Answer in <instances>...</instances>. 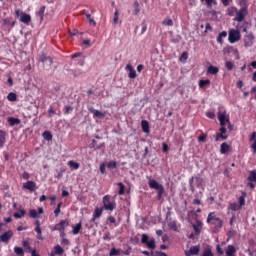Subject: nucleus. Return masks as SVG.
Segmentation results:
<instances>
[{
	"mask_svg": "<svg viewBox=\"0 0 256 256\" xmlns=\"http://www.w3.org/2000/svg\"><path fill=\"white\" fill-rule=\"evenodd\" d=\"M206 223H208V225H214V227L212 229V231L214 233H219L221 231V229H223V220H221V218L217 217V214L215 212H210L208 214Z\"/></svg>",
	"mask_w": 256,
	"mask_h": 256,
	"instance_id": "f257e3e1",
	"label": "nucleus"
},
{
	"mask_svg": "<svg viewBox=\"0 0 256 256\" xmlns=\"http://www.w3.org/2000/svg\"><path fill=\"white\" fill-rule=\"evenodd\" d=\"M102 203V208L104 209V211L112 212L115 211V209L117 208V203L115 202V200H111V195L103 196Z\"/></svg>",
	"mask_w": 256,
	"mask_h": 256,
	"instance_id": "f03ea898",
	"label": "nucleus"
},
{
	"mask_svg": "<svg viewBox=\"0 0 256 256\" xmlns=\"http://www.w3.org/2000/svg\"><path fill=\"white\" fill-rule=\"evenodd\" d=\"M203 183H205V180H203L202 177L192 176L189 179V190L192 193H195V187H197L198 189H201V188H203Z\"/></svg>",
	"mask_w": 256,
	"mask_h": 256,
	"instance_id": "7ed1b4c3",
	"label": "nucleus"
},
{
	"mask_svg": "<svg viewBox=\"0 0 256 256\" xmlns=\"http://www.w3.org/2000/svg\"><path fill=\"white\" fill-rule=\"evenodd\" d=\"M141 243L142 245H146L148 249H156L157 245L155 244V238H151L149 240V235L147 234H142L141 238Z\"/></svg>",
	"mask_w": 256,
	"mask_h": 256,
	"instance_id": "20e7f679",
	"label": "nucleus"
},
{
	"mask_svg": "<svg viewBox=\"0 0 256 256\" xmlns=\"http://www.w3.org/2000/svg\"><path fill=\"white\" fill-rule=\"evenodd\" d=\"M39 62L42 63L44 69H51V65H53V58H51V56L41 54L39 56Z\"/></svg>",
	"mask_w": 256,
	"mask_h": 256,
	"instance_id": "39448f33",
	"label": "nucleus"
},
{
	"mask_svg": "<svg viewBox=\"0 0 256 256\" xmlns=\"http://www.w3.org/2000/svg\"><path fill=\"white\" fill-rule=\"evenodd\" d=\"M241 39V32L236 29L229 31L228 41L229 43H237Z\"/></svg>",
	"mask_w": 256,
	"mask_h": 256,
	"instance_id": "423d86ee",
	"label": "nucleus"
},
{
	"mask_svg": "<svg viewBox=\"0 0 256 256\" xmlns=\"http://www.w3.org/2000/svg\"><path fill=\"white\" fill-rule=\"evenodd\" d=\"M247 13H248L247 7H242L240 10H237L234 21L241 23V21H244L245 17H247Z\"/></svg>",
	"mask_w": 256,
	"mask_h": 256,
	"instance_id": "0eeeda50",
	"label": "nucleus"
},
{
	"mask_svg": "<svg viewBox=\"0 0 256 256\" xmlns=\"http://www.w3.org/2000/svg\"><path fill=\"white\" fill-rule=\"evenodd\" d=\"M43 213H45V210L43 209V207H39L38 211L36 209H30L29 210V217L31 219H39V216L43 215Z\"/></svg>",
	"mask_w": 256,
	"mask_h": 256,
	"instance_id": "6e6552de",
	"label": "nucleus"
},
{
	"mask_svg": "<svg viewBox=\"0 0 256 256\" xmlns=\"http://www.w3.org/2000/svg\"><path fill=\"white\" fill-rule=\"evenodd\" d=\"M13 237V231L8 230L4 232L2 235H0V243H9L11 241V238Z\"/></svg>",
	"mask_w": 256,
	"mask_h": 256,
	"instance_id": "1a4fd4ad",
	"label": "nucleus"
},
{
	"mask_svg": "<svg viewBox=\"0 0 256 256\" xmlns=\"http://www.w3.org/2000/svg\"><path fill=\"white\" fill-rule=\"evenodd\" d=\"M224 53L229 54H233L237 60L241 59V57L239 56V50L233 46H227L226 48H224L223 50Z\"/></svg>",
	"mask_w": 256,
	"mask_h": 256,
	"instance_id": "9d476101",
	"label": "nucleus"
},
{
	"mask_svg": "<svg viewBox=\"0 0 256 256\" xmlns=\"http://www.w3.org/2000/svg\"><path fill=\"white\" fill-rule=\"evenodd\" d=\"M65 227H69L68 220H61L60 223L56 224L52 231H65Z\"/></svg>",
	"mask_w": 256,
	"mask_h": 256,
	"instance_id": "9b49d317",
	"label": "nucleus"
},
{
	"mask_svg": "<svg viewBox=\"0 0 256 256\" xmlns=\"http://www.w3.org/2000/svg\"><path fill=\"white\" fill-rule=\"evenodd\" d=\"M148 185L150 189H156V191H159V189H163V185L159 184V182H157V180L155 179H149Z\"/></svg>",
	"mask_w": 256,
	"mask_h": 256,
	"instance_id": "f8f14e48",
	"label": "nucleus"
},
{
	"mask_svg": "<svg viewBox=\"0 0 256 256\" xmlns=\"http://www.w3.org/2000/svg\"><path fill=\"white\" fill-rule=\"evenodd\" d=\"M88 110L90 111V113L93 114V117L94 118H97V119H103L105 118V113L99 111V110H96L95 108L93 107H89Z\"/></svg>",
	"mask_w": 256,
	"mask_h": 256,
	"instance_id": "ddd939ff",
	"label": "nucleus"
},
{
	"mask_svg": "<svg viewBox=\"0 0 256 256\" xmlns=\"http://www.w3.org/2000/svg\"><path fill=\"white\" fill-rule=\"evenodd\" d=\"M201 248L199 246H192L189 250H185L186 256L199 255Z\"/></svg>",
	"mask_w": 256,
	"mask_h": 256,
	"instance_id": "4468645a",
	"label": "nucleus"
},
{
	"mask_svg": "<svg viewBox=\"0 0 256 256\" xmlns=\"http://www.w3.org/2000/svg\"><path fill=\"white\" fill-rule=\"evenodd\" d=\"M225 112H218V121L221 127H225L229 123V119L225 117Z\"/></svg>",
	"mask_w": 256,
	"mask_h": 256,
	"instance_id": "2eb2a0df",
	"label": "nucleus"
},
{
	"mask_svg": "<svg viewBox=\"0 0 256 256\" xmlns=\"http://www.w3.org/2000/svg\"><path fill=\"white\" fill-rule=\"evenodd\" d=\"M37 187V183L31 181V180H28L26 183L23 184V189H27L28 191H35Z\"/></svg>",
	"mask_w": 256,
	"mask_h": 256,
	"instance_id": "dca6fc26",
	"label": "nucleus"
},
{
	"mask_svg": "<svg viewBox=\"0 0 256 256\" xmlns=\"http://www.w3.org/2000/svg\"><path fill=\"white\" fill-rule=\"evenodd\" d=\"M195 235H201V229H203V223L196 220V223L192 225Z\"/></svg>",
	"mask_w": 256,
	"mask_h": 256,
	"instance_id": "f3484780",
	"label": "nucleus"
},
{
	"mask_svg": "<svg viewBox=\"0 0 256 256\" xmlns=\"http://www.w3.org/2000/svg\"><path fill=\"white\" fill-rule=\"evenodd\" d=\"M5 143H7V132L0 130V149L5 147Z\"/></svg>",
	"mask_w": 256,
	"mask_h": 256,
	"instance_id": "a211bd4d",
	"label": "nucleus"
},
{
	"mask_svg": "<svg viewBox=\"0 0 256 256\" xmlns=\"http://www.w3.org/2000/svg\"><path fill=\"white\" fill-rule=\"evenodd\" d=\"M126 69L127 71H129V74H128L129 79H135V77H137V71L133 69V66L131 64H127Z\"/></svg>",
	"mask_w": 256,
	"mask_h": 256,
	"instance_id": "6ab92c4d",
	"label": "nucleus"
},
{
	"mask_svg": "<svg viewBox=\"0 0 256 256\" xmlns=\"http://www.w3.org/2000/svg\"><path fill=\"white\" fill-rule=\"evenodd\" d=\"M20 21L26 25L31 23V15L26 14L25 12H21Z\"/></svg>",
	"mask_w": 256,
	"mask_h": 256,
	"instance_id": "aec40b11",
	"label": "nucleus"
},
{
	"mask_svg": "<svg viewBox=\"0 0 256 256\" xmlns=\"http://www.w3.org/2000/svg\"><path fill=\"white\" fill-rule=\"evenodd\" d=\"M249 141L252 143L251 149H253V153H256V132H252Z\"/></svg>",
	"mask_w": 256,
	"mask_h": 256,
	"instance_id": "412c9836",
	"label": "nucleus"
},
{
	"mask_svg": "<svg viewBox=\"0 0 256 256\" xmlns=\"http://www.w3.org/2000/svg\"><path fill=\"white\" fill-rule=\"evenodd\" d=\"M8 123H9L10 127H15V125H20L21 119L9 117L8 118Z\"/></svg>",
	"mask_w": 256,
	"mask_h": 256,
	"instance_id": "4be33fe9",
	"label": "nucleus"
},
{
	"mask_svg": "<svg viewBox=\"0 0 256 256\" xmlns=\"http://www.w3.org/2000/svg\"><path fill=\"white\" fill-rule=\"evenodd\" d=\"M207 73L208 75H217L219 73V67L211 65L208 67Z\"/></svg>",
	"mask_w": 256,
	"mask_h": 256,
	"instance_id": "5701e85b",
	"label": "nucleus"
},
{
	"mask_svg": "<svg viewBox=\"0 0 256 256\" xmlns=\"http://www.w3.org/2000/svg\"><path fill=\"white\" fill-rule=\"evenodd\" d=\"M245 197H247V193L242 192L241 196L238 198V205L241 209L245 207Z\"/></svg>",
	"mask_w": 256,
	"mask_h": 256,
	"instance_id": "b1692460",
	"label": "nucleus"
},
{
	"mask_svg": "<svg viewBox=\"0 0 256 256\" xmlns=\"http://www.w3.org/2000/svg\"><path fill=\"white\" fill-rule=\"evenodd\" d=\"M83 227V225L81 224V222H79L78 224H76L75 226L72 227V233L73 235H79V232L81 231V228Z\"/></svg>",
	"mask_w": 256,
	"mask_h": 256,
	"instance_id": "393cba45",
	"label": "nucleus"
},
{
	"mask_svg": "<svg viewBox=\"0 0 256 256\" xmlns=\"http://www.w3.org/2000/svg\"><path fill=\"white\" fill-rule=\"evenodd\" d=\"M141 127H142L143 133H149V122L147 120L141 121Z\"/></svg>",
	"mask_w": 256,
	"mask_h": 256,
	"instance_id": "a878e982",
	"label": "nucleus"
},
{
	"mask_svg": "<svg viewBox=\"0 0 256 256\" xmlns=\"http://www.w3.org/2000/svg\"><path fill=\"white\" fill-rule=\"evenodd\" d=\"M229 211H240L241 206L237 203H230L228 206Z\"/></svg>",
	"mask_w": 256,
	"mask_h": 256,
	"instance_id": "bb28decb",
	"label": "nucleus"
},
{
	"mask_svg": "<svg viewBox=\"0 0 256 256\" xmlns=\"http://www.w3.org/2000/svg\"><path fill=\"white\" fill-rule=\"evenodd\" d=\"M42 137L45 139V141H53V134H51L49 131H44Z\"/></svg>",
	"mask_w": 256,
	"mask_h": 256,
	"instance_id": "cd10ccee",
	"label": "nucleus"
},
{
	"mask_svg": "<svg viewBox=\"0 0 256 256\" xmlns=\"http://www.w3.org/2000/svg\"><path fill=\"white\" fill-rule=\"evenodd\" d=\"M103 207L102 208H99V207H96L95 210H94V218H98L101 217V215H103Z\"/></svg>",
	"mask_w": 256,
	"mask_h": 256,
	"instance_id": "c85d7f7f",
	"label": "nucleus"
},
{
	"mask_svg": "<svg viewBox=\"0 0 256 256\" xmlns=\"http://www.w3.org/2000/svg\"><path fill=\"white\" fill-rule=\"evenodd\" d=\"M248 181L251 183H256V170L250 171Z\"/></svg>",
	"mask_w": 256,
	"mask_h": 256,
	"instance_id": "c756f323",
	"label": "nucleus"
},
{
	"mask_svg": "<svg viewBox=\"0 0 256 256\" xmlns=\"http://www.w3.org/2000/svg\"><path fill=\"white\" fill-rule=\"evenodd\" d=\"M229 136H227L226 134L223 133H217L215 136V141H226V139H228Z\"/></svg>",
	"mask_w": 256,
	"mask_h": 256,
	"instance_id": "7c9ffc66",
	"label": "nucleus"
},
{
	"mask_svg": "<svg viewBox=\"0 0 256 256\" xmlns=\"http://www.w3.org/2000/svg\"><path fill=\"white\" fill-rule=\"evenodd\" d=\"M116 223H117V220L113 216H109L106 220V225H113L114 224V227H117Z\"/></svg>",
	"mask_w": 256,
	"mask_h": 256,
	"instance_id": "2f4dec72",
	"label": "nucleus"
},
{
	"mask_svg": "<svg viewBox=\"0 0 256 256\" xmlns=\"http://www.w3.org/2000/svg\"><path fill=\"white\" fill-rule=\"evenodd\" d=\"M227 37V31H222L217 37V43L223 44V39Z\"/></svg>",
	"mask_w": 256,
	"mask_h": 256,
	"instance_id": "473e14b6",
	"label": "nucleus"
},
{
	"mask_svg": "<svg viewBox=\"0 0 256 256\" xmlns=\"http://www.w3.org/2000/svg\"><path fill=\"white\" fill-rule=\"evenodd\" d=\"M27 212L24 209L19 210L18 212L14 213L15 219H21L22 217H25V214Z\"/></svg>",
	"mask_w": 256,
	"mask_h": 256,
	"instance_id": "72a5a7b5",
	"label": "nucleus"
},
{
	"mask_svg": "<svg viewBox=\"0 0 256 256\" xmlns=\"http://www.w3.org/2000/svg\"><path fill=\"white\" fill-rule=\"evenodd\" d=\"M54 252L56 255H63V253H65V250L60 245H56L54 246Z\"/></svg>",
	"mask_w": 256,
	"mask_h": 256,
	"instance_id": "f704fd0d",
	"label": "nucleus"
},
{
	"mask_svg": "<svg viewBox=\"0 0 256 256\" xmlns=\"http://www.w3.org/2000/svg\"><path fill=\"white\" fill-rule=\"evenodd\" d=\"M228 151H229V144L222 143L220 146V153L225 154V153H228Z\"/></svg>",
	"mask_w": 256,
	"mask_h": 256,
	"instance_id": "c9c22d12",
	"label": "nucleus"
},
{
	"mask_svg": "<svg viewBox=\"0 0 256 256\" xmlns=\"http://www.w3.org/2000/svg\"><path fill=\"white\" fill-rule=\"evenodd\" d=\"M165 27H173V20L171 18H165L162 22Z\"/></svg>",
	"mask_w": 256,
	"mask_h": 256,
	"instance_id": "e433bc0d",
	"label": "nucleus"
},
{
	"mask_svg": "<svg viewBox=\"0 0 256 256\" xmlns=\"http://www.w3.org/2000/svg\"><path fill=\"white\" fill-rule=\"evenodd\" d=\"M45 6H41L40 10L37 12V16L40 17V21H43V17L45 15Z\"/></svg>",
	"mask_w": 256,
	"mask_h": 256,
	"instance_id": "4c0bfd02",
	"label": "nucleus"
},
{
	"mask_svg": "<svg viewBox=\"0 0 256 256\" xmlns=\"http://www.w3.org/2000/svg\"><path fill=\"white\" fill-rule=\"evenodd\" d=\"M247 38L249 39V41L245 40L244 42V47H251V45H253V35H248Z\"/></svg>",
	"mask_w": 256,
	"mask_h": 256,
	"instance_id": "58836bf2",
	"label": "nucleus"
},
{
	"mask_svg": "<svg viewBox=\"0 0 256 256\" xmlns=\"http://www.w3.org/2000/svg\"><path fill=\"white\" fill-rule=\"evenodd\" d=\"M34 231L37 233L36 238L42 241L43 233L41 231V227H35Z\"/></svg>",
	"mask_w": 256,
	"mask_h": 256,
	"instance_id": "ea45409f",
	"label": "nucleus"
},
{
	"mask_svg": "<svg viewBox=\"0 0 256 256\" xmlns=\"http://www.w3.org/2000/svg\"><path fill=\"white\" fill-rule=\"evenodd\" d=\"M206 85H211V80L206 79V80H200L199 81L200 89H203Z\"/></svg>",
	"mask_w": 256,
	"mask_h": 256,
	"instance_id": "a19ab883",
	"label": "nucleus"
},
{
	"mask_svg": "<svg viewBox=\"0 0 256 256\" xmlns=\"http://www.w3.org/2000/svg\"><path fill=\"white\" fill-rule=\"evenodd\" d=\"M86 19L88 20L89 25H92L93 27L97 25V22L91 17V14H86Z\"/></svg>",
	"mask_w": 256,
	"mask_h": 256,
	"instance_id": "79ce46f5",
	"label": "nucleus"
},
{
	"mask_svg": "<svg viewBox=\"0 0 256 256\" xmlns=\"http://www.w3.org/2000/svg\"><path fill=\"white\" fill-rule=\"evenodd\" d=\"M165 193V188H160L157 190V199L158 201H161L163 199V194Z\"/></svg>",
	"mask_w": 256,
	"mask_h": 256,
	"instance_id": "37998d69",
	"label": "nucleus"
},
{
	"mask_svg": "<svg viewBox=\"0 0 256 256\" xmlns=\"http://www.w3.org/2000/svg\"><path fill=\"white\" fill-rule=\"evenodd\" d=\"M118 187H119L118 195H124L125 194V184H123L122 182H119Z\"/></svg>",
	"mask_w": 256,
	"mask_h": 256,
	"instance_id": "c03bdc74",
	"label": "nucleus"
},
{
	"mask_svg": "<svg viewBox=\"0 0 256 256\" xmlns=\"http://www.w3.org/2000/svg\"><path fill=\"white\" fill-rule=\"evenodd\" d=\"M201 1H205L208 9H211L213 5H217V0H201Z\"/></svg>",
	"mask_w": 256,
	"mask_h": 256,
	"instance_id": "a18cd8bd",
	"label": "nucleus"
},
{
	"mask_svg": "<svg viewBox=\"0 0 256 256\" xmlns=\"http://www.w3.org/2000/svg\"><path fill=\"white\" fill-rule=\"evenodd\" d=\"M113 23H114V25H117V23H119V9H117V8L114 12Z\"/></svg>",
	"mask_w": 256,
	"mask_h": 256,
	"instance_id": "49530a36",
	"label": "nucleus"
},
{
	"mask_svg": "<svg viewBox=\"0 0 256 256\" xmlns=\"http://www.w3.org/2000/svg\"><path fill=\"white\" fill-rule=\"evenodd\" d=\"M7 99L8 101H11V102L17 101V94L10 92L7 96Z\"/></svg>",
	"mask_w": 256,
	"mask_h": 256,
	"instance_id": "de8ad7c7",
	"label": "nucleus"
},
{
	"mask_svg": "<svg viewBox=\"0 0 256 256\" xmlns=\"http://www.w3.org/2000/svg\"><path fill=\"white\" fill-rule=\"evenodd\" d=\"M68 165H69V167H72L73 169H79V167H80V164L73 160L68 161Z\"/></svg>",
	"mask_w": 256,
	"mask_h": 256,
	"instance_id": "09e8293b",
	"label": "nucleus"
},
{
	"mask_svg": "<svg viewBox=\"0 0 256 256\" xmlns=\"http://www.w3.org/2000/svg\"><path fill=\"white\" fill-rule=\"evenodd\" d=\"M134 7H135L134 12H133L134 15H139V13H141V9L139 8V2L135 1Z\"/></svg>",
	"mask_w": 256,
	"mask_h": 256,
	"instance_id": "8fccbe9b",
	"label": "nucleus"
},
{
	"mask_svg": "<svg viewBox=\"0 0 256 256\" xmlns=\"http://www.w3.org/2000/svg\"><path fill=\"white\" fill-rule=\"evenodd\" d=\"M108 169H117V161H110L107 163Z\"/></svg>",
	"mask_w": 256,
	"mask_h": 256,
	"instance_id": "3c124183",
	"label": "nucleus"
},
{
	"mask_svg": "<svg viewBox=\"0 0 256 256\" xmlns=\"http://www.w3.org/2000/svg\"><path fill=\"white\" fill-rule=\"evenodd\" d=\"M235 13H237V7H230V8H228V15L230 17H233V15H235Z\"/></svg>",
	"mask_w": 256,
	"mask_h": 256,
	"instance_id": "603ef678",
	"label": "nucleus"
},
{
	"mask_svg": "<svg viewBox=\"0 0 256 256\" xmlns=\"http://www.w3.org/2000/svg\"><path fill=\"white\" fill-rule=\"evenodd\" d=\"M14 253H16V255H24L25 252L23 251V248L16 246L14 247Z\"/></svg>",
	"mask_w": 256,
	"mask_h": 256,
	"instance_id": "864d4df0",
	"label": "nucleus"
},
{
	"mask_svg": "<svg viewBox=\"0 0 256 256\" xmlns=\"http://www.w3.org/2000/svg\"><path fill=\"white\" fill-rule=\"evenodd\" d=\"M225 67H226V69H228V71H233V67H235V64H233V62H231V61H227L225 63Z\"/></svg>",
	"mask_w": 256,
	"mask_h": 256,
	"instance_id": "5fc2aeb1",
	"label": "nucleus"
},
{
	"mask_svg": "<svg viewBox=\"0 0 256 256\" xmlns=\"http://www.w3.org/2000/svg\"><path fill=\"white\" fill-rule=\"evenodd\" d=\"M198 141L199 143H205L207 141V134L202 133L199 137H198Z\"/></svg>",
	"mask_w": 256,
	"mask_h": 256,
	"instance_id": "6e6d98bb",
	"label": "nucleus"
},
{
	"mask_svg": "<svg viewBox=\"0 0 256 256\" xmlns=\"http://www.w3.org/2000/svg\"><path fill=\"white\" fill-rule=\"evenodd\" d=\"M61 205H62L61 202L58 203L56 209L54 210V215H55V217H59V213H61Z\"/></svg>",
	"mask_w": 256,
	"mask_h": 256,
	"instance_id": "4d7b16f0",
	"label": "nucleus"
},
{
	"mask_svg": "<svg viewBox=\"0 0 256 256\" xmlns=\"http://www.w3.org/2000/svg\"><path fill=\"white\" fill-rule=\"evenodd\" d=\"M72 73H73L74 77H79V76L83 75V70L74 69V70H72Z\"/></svg>",
	"mask_w": 256,
	"mask_h": 256,
	"instance_id": "13d9d810",
	"label": "nucleus"
},
{
	"mask_svg": "<svg viewBox=\"0 0 256 256\" xmlns=\"http://www.w3.org/2000/svg\"><path fill=\"white\" fill-rule=\"evenodd\" d=\"M120 253H121V252H120L118 249L112 248V249L110 250L109 256H117V255H119Z\"/></svg>",
	"mask_w": 256,
	"mask_h": 256,
	"instance_id": "bf43d9fd",
	"label": "nucleus"
},
{
	"mask_svg": "<svg viewBox=\"0 0 256 256\" xmlns=\"http://www.w3.org/2000/svg\"><path fill=\"white\" fill-rule=\"evenodd\" d=\"M105 144H97V141L93 140L92 141V147L94 149H101L102 147H104Z\"/></svg>",
	"mask_w": 256,
	"mask_h": 256,
	"instance_id": "052dcab7",
	"label": "nucleus"
},
{
	"mask_svg": "<svg viewBox=\"0 0 256 256\" xmlns=\"http://www.w3.org/2000/svg\"><path fill=\"white\" fill-rule=\"evenodd\" d=\"M168 227H170V229H172L173 231H177V222L172 221L168 224Z\"/></svg>",
	"mask_w": 256,
	"mask_h": 256,
	"instance_id": "680f3d73",
	"label": "nucleus"
},
{
	"mask_svg": "<svg viewBox=\"0 0 256 256\" xmlns=\"http://www.w3.org/2000/svg\"><path fill=\"white\" fill-rule=\"evenodd\" d=\"M202 256H213L211 249H205L202 253Z\"/></svg>",
	"mask_w": 256,
	"mask_h": 256,
	"instance_id": "e2e57ef3",
	"label": "nucleus"
},
{
	"mask_svg": "<svg viewBox=\"0 0 256 256\" xmlns=\"http://www.w3.org/2000/svg\"><path fill=\"white\" fill-rule=\"evenodd\" d=\"M55 110H53V106H50L48 109V115L49 117H53V115H55Z\"/></svg>",
	"mask_w": 256,
	"mask_h": 256,
	"instance_id": "0e129e2a",
	"label": "nucleus"
},
{
	"mask_svg": "<svg viewBox=\"0 0 256 256\" xmlns=\"http://www.w3.org/2000/svg\"><path fill=\"white\" fill-rule=\"evenodd\" d=\"M187 59H188V54H187V52H183V53L181 54L180 61H187Z\"/></svg>",
	"mask_w": 256,
	"mask_h": 256,
	"instance_id": "69168bd1",
	"label": "nucleus"
},
{
	"mask_svg": "<svg viewBox=\"0 0 256 256\" xmlns=\"http://www.w3.org/2000/svg\"><path fill=\"white\" fill-rule=\"evenodd\" d=\"M105 169H106V165H105V163H102V164L100 165V173H101L102 175H105Z\"/></svg>",
	"mask_w": 256,
	"mask_h": 256,
	"instance_id": "338daca9",
	"label": "nucleus"
},
{
	"mask_svg": "<svg viewBox=\"0 0 256 256\" xmlns=\"http://www.w3.org/2000/svg\"><path fill=\"white\" fill-rule=\"evenodd\" d=\"M206 117H208V119H214V118H215V113H213V112H207V113H206Z\"/></svg>",
	"mask_w": 256,
	"mask_h": 256,
	"instance_id": "774afa93",
	"label": "nucleus"
}]
</instances>
